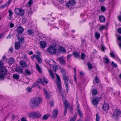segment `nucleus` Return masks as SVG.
<instances>
[{
	"mask_svg": "<svg viewBox=\"0 0 121 121\" xmlns=\"http://www.w3.org/2000/svg\"><path fill=\"white\" fill-rule=\"evenodd\" d=\"M49 117L48 115L46 114L44 115L42 119L44 120H46L48 119Z\"/></svg>",
	"mask_w": 121,
	"mask_h": 121,
	"instance_id": "nucleus-32",
	"label": "nucleus"
},
{
	"mask_svg": "<svg viewBox=\"0 0 121 121\" xmlns=\"http://www.w3.org/2000/svg\"><path fill=\"white\" fill-rule=\"evenodd\" d=\"M76 3V2L74 0H71L67 2L66 5L68 8H72Z\"/></svg>",
	"mask_w": 121,
	"mask_h": 121,
	"instance_id": "nucleus-8",
	"label": "nucleus"
},
{
	"mask_svg": "<svg viewBox=\"0 0 121 121\" xmlns=\"http://www.w3.org/2000/svg\"><path fill=\"white\" fill-rule=\"evenodd\" d=\"M58 50L61 53H65L66 52V50L63 47L60 46L58 48Z\"/></svg>",
	"mask_w": 121,
	"mask_h": 121,
	"instance_id": "nucleus-21",
	"label": "nucleus"
},
{
	"mask_svg": "<svg viewBox=\"0 0 121 121\" xmlns=\"http://www.w3.org/2000/svg\"><path fill=\"white\" fill-rule=\"evenodd\" d=\"M117 32L121 34V28L118 29Z\"/></svg>",
	"mask_w": 121,
	"mask_h": 121,
	"instance_id": "nucleus-64",
	"label": "nucleus"
},
{
	"mask_svg": "<svg viewBox=\"0 0 121 121\" xmlns=\"http://www.w3.org/2000/svg\"><path fill=\"white\" fill-rule=\"evenodd\" d=\"M3 74H0V81L3 80L4 79V75Z\"/></svg>",
	"mask_w": 121,
	"mask_h": 121,
	"instance_id": "nucleus-50",
	"label": "nucleus"
},
{
	"mask_svg": "<svg viewBox=\"0 0 121 121\" xmlns=\"http://www.w3.org/2000/svg\"><path fill=\"white\" fill-rule=\"evenodd\" d=\"M48 72L49 73V74L51 78L54 80V75L52 73V71L50 70H48Z\"/></svg>",
	"mask_w": 121,
	"mask_h": 121,
	"instance_id": "nucleus-28",
	"label": "nucleus"
},
{
	"mask_svg": "<svg viewBox=\"0 0 121 121\" xmlns=\"http://www.w3.org/2000/svg\"><path fill=\"white\" fill-rule=\"evenodd\" d=\"M69 107V110L70 112H72L73 110V108L71 106Z\"/></svg>",
	"mask_w": 121,
	"mask_h": 121,
	"instance_id": "nucleus-57",
	"label": "nucleus"
},
{
	"mask_svg": "<svg viewBox=\"0 0 121 121\" xmlns=\"http://www.w3.org/2000/svg\"><path fill=\"white\" fill-rule=\"evenodd\" d=\"M64 106L65 107V110L64 112V115L65 116L67 113L68 107H69L70 104L67 102L66 100H65L63 102Z\"/></svg>",
	"mask_w": 121,
	"mask_h": 121,
	"instance_id": "nucleus-7",
	"label": "nucleus"
},
{
	"mask_svg": "<svg viewBox=\"0 0 121 121\" xmlns=\"http://www.w3.org/2000/svg\"><path fill=\"white\" fill-rule=\"evenodd\" d=\"M58 60L61 64L63 65H65L66 62L65 61L63 57L61 56L58 58Z\"/></svg>",
	"mask_w": 121,
	"mask_h": 121,
	"instance_id": "nucleus-10",
	"label": "nucleus"
},
{
	"mask_svg": "<svg viewBox=\"0 0 121 121\" xmlns=\"http://www.w3.org/2000/svg\"><path fill=\"white\" fill-rule=\"evenodd\" d=\"M59 3L60 4H62L63 6H64L65 5L64 4V0H58Z\"/></svg>",
	"mask_w": 121,
	"mask_h": 121,
	"instance_id": "nucleus-47",
	"label": "nucleus"
},
{
	"mask_svg": "<svg viewBox=\"0 0 121 121\" xmlns=\"http://www.w3.org/2000/svg\"><path fill=\"white\" fill-rule=\"evenodd\" d=\"M99 100L98 97H93L92 98V99L91 100V103L93 105H96L98 104Z\"/></svg>",
	"mask_w": 121,
	"mask_h": 121,
	"instance_id": "nucleus-9",
	"label": "nucleus"
},
{
	"mask_svg": "<svg viewBox=\"0 0 121 121\" xmlns=\"http://www.w3.org/2000/svg\"><path fill=\"white\" fill-rule=\"evenodd\" d=\"M104 59L105 60V62L106 63H108L109 61L108 58L107 57V58H104Z\"/></svg>",
	"mask_w": 121,
	"mask_h": 121,
	"instance_id": "nucleus-44",
	"label": "nucleus"
},
{
	"mask_svg": "<svg viewBox=\"0 0 121 121\" xmlns=\"http://www.w3.org/2000/svg\"><path fill=\"white\" fill-rule=\"evenodd\" d=\"M99 19L100 22H104L105 21V18L103 16H99Z\"/></svg>",
	"mask_w": 121,
	"mask_h": 121,
	"instance_id": "nucleus-24",
	"label": "nucleus"
},
{
	"mask_svg": "<svg viewBox=\"0 0 121 121\" xmlns=\"http://www.w3.org/2000/svg\"><path fill=\"white\" fill-rule=\"evenodd\" d=\"M33 3L32 1V0H29L28 3V4L30 5H31Z\"/></svg>",
	"mask_w": 121,
	"mask_h": 121,
	"instance_id": "nucleus-59",
	"label": "nucleus"
},
{
	"mask_svg": "<svg viewBox=\"0 0 121 121\" xmlns=\"http://www.w3.org/2000/svg\"><path fill=\"white\" fill-rule=\"evenodd\" d=\"M22 57L24 59L27 60V57L26 54H23L22 56Z\"/></svg>",
	"mask_w": 121,
	"mask_h": 121,
	"instance_id": "nucleus-52",
	"label": "nucleus"
},
{
	"mask_svg": "<svg viewBox=\"0 0 121 121\" xmlns=\"http://www.w3.org/2000/svg\"><path fill=\"white\" fill-rule=\"evenodd\" d=\"M53 68L55 72H56V70H57L58 69V67L56 65L53 66Z\"/></svg>",
	"mask_w": 121,
	"mask_h": 121,
	"instance_id": "nucleus-45",
	"label": "nucleus"
},
{
	"mask_svg": "<svg viewBox=\"0 0 121 121\" xmlns=\"http://www.w3.org/2000/svg\"><path fill=\"white\" fill-rule=\"evenodd\" d=\"M12 0H9L5 4L0 6V8H2L6 7L7 5H8L11 3Z\"/></svg>",
	"mask_w": 121,
	"mask_h": 121,
	"instance_id": "nucleus-20",
	"label": "nucleus"
},
{
	"mask_svg": "<svg viewBox=\"0 0 121 121\" xmlns=\"http://www.w3.org/2000/svg\"><path fill=\"white\" fill-rule=\"evenodd\" d=\"M9 51L11 52H13V48L12 47H11L9 49Z\"/></svg>",
	"mask_w": 121,
	"mask_h": 121,
	"instance_id": "nucleus-62",
	"label": "nucleus"
},
{
	"mask_svg": "<svg viewBox=\"0 0 121 121\" xmlns=\"http://www.w3.org/2000/svg\"><path fill=\"white\" fill-rule=\"evenodd\" d=\"M96 121H99L100 118L98 116V114H96Z\"/></svg>",
	"mask_w": 121,
	"mask_h": 121,
	"instance_id": "nucleus-53",
	"label": "nucleus"
},
{
	"mask_svg": "<svg viewBox=\"0 0 121 121\" xmlns=\"http://www.w3.org/2000/svg\"><path fill=\"white\" fill-rule=\"evenodd\" d=\"M14 12L17 15L23 16L25 12L22 8H16L14 10Z\"/></svg>",
	"mask_w": 121,
	"mask_h": 121,
	"instance_id": "nucleus-5",
	"label": "nucleus"
},
{
	"mask_svg": "<svg viewBox=\"0 0 121 121\" xmlns=\"http://www.w3.org/2000/svg\"><path fill=\"white\" fill-rule=\"evenodd\" d=\"M36 58L37 60L39 63H41L42 62V60L39 56L38 55H36Z\"/></svg>",
	"mask_w": 121,
	"mask_h": 121,
	"instance_id": "nucleus-29",
	"label": "nucleus"
},
{
	"mask_svg": "<svg viewBox=\"0 0 121 121\" xmlns=\"http://www.w3.org/2000/svg\"><path fill=\"white\" fill-rule=\"evenodd\" d=\"M100 34L97 32H96L95 33V37L96 39H98L100 37Z\"/></svg>",
	"mask_w": 121,
	"mask_h": 121,
	"instance_id": "nucleus-36",
	"label": "nucleus"
},
{
	"mask_svg": "<svg viewBox=\"0 0 121 121\" xmlns=\"http://www.w3.org/2000/svg\"><path fill=\"white\" fill-rule=\"evenodd\" d=\"M73 54L74 56L76 58H78L79 56V54L77 52H74L73 53Z\"/></svg>",
	"mask_w": 121,
	"mask_h": 121,
	"instance_id": "nucleus-37",
	"label": "nucleus"
},
{
	"mask_svg": "<svg viewBox=\"0 0 121 121\" xmlns=\"http://www.w3.org/2000/svg\"><path fill=\"white\" fill-rule=\"evenodd\" d=\"M0 69V73L1 74L5 75L7 74V70L4 67H1Z\"/></svg>",
	"mask_w": 121,
	"mask_h": 121,
	"instance_id": "nucleus-11",
	"label": "nucleus"
},
{
	"mask_svg": "<svg viewBox=\"0 0 121 121\" xmlns=\"http://www.w3.org/2000/svg\"><path fill=\"white\" fill-rule=\"evenodd\" d=\"M60 70L61 72L62 73V75L63 76V79L64 78V77L65 76L66 77H68L66 76V75L65 73V70L63 68H60Z\"/></svg>",
	"mask_w": 121,
	"mask_h": 121,
	"instance_id": "nucleus-26",
	"label": "nucleus"
},
{
	"mask_svg": "<svg viewBox=\"0 0 121 121\" xmlns=\"http://www.w3.org/2000/svg\"><path fill=\"white\" fill-rule=\"evenodd\" d=\"M24 71L25 72L23 73V74H25L26 75L29 76L32 73V72H31L28 69H25Z\"/></svg>",
	"mask_w": 121,
	"mask_h": 121,
	"instance_id": "nucleus-15",
	"label": "nucleus"
},
{
	"mask_svg": "<svg viewBox=\"0 0 121 121\" xmlns=\"http://www.w3.org/2000/svg\"><path fill=\"white\" fill-rule=\"evenodd\" d=\"M14 26V24L12 23H10V28H13Z\"/></svg>",
	"mask_w": 121,
	"mask_h": 121,
	"instance_id": "nucleus-61",
	"label": "nucleus"
},
{
	"mask_svg": "<svg viewBox=\"0 0 121 121\" xmlns=\"http://www.w3.org/2000/svg\"><path fill=\"white\" fill-rule=\"evenodd\" d=\"M42 115L38 111L32 112L30 113L28 115L29 117L33 119L41 117Z\"/></svg>",
	"mask_w": 121,
	"mask_h": 121,
	"instance_id": "nucleus-3",
	"label": "nucleus"
},
{
	"mask_svg": "<svg viewBox=\"0 0 121 121\" xmlns=\"http://www.w3.org/2000/svg\"><path fill=\"white\" fill-rule=\"evenodd\" d=\"M42 101V98L40 97H34L30 99L29 104V106L31 108H36L39 106Z\"/></svg>",
	"mask_w": 121,
	"mask_h": 121,
	"instance_id": "nucleus-1",
	"label": "nucleus"
},
{
	"mask_svg": "<svg viewBox=\"0 0 121 121\" xmlns=\"http://www.w3.org/2000/svg\"><path fill=\"white\" fill-rule=\"evenodd\" d=\"M91 93L92 95H95L97 94V91L96 89H93Z\"/></svg>",
	"mask_w": 121,
	"mask_h": 121,
	"instance_id": "nucleus-31",
	"label": "nucleus"
},
{
	"mask_svg": "<svg viewBox=\"0 0 121 121\" xmlns=\"http://www.w3.org/2000/svg\"><path fill=\"white\" fill-rule=\"evenodd\" d=\"M3 62H1V60L0 61V69L1 67H3Z\"/></svg>",
	"mask_w": 121,
	"mask_h": 121,
	"instance_id": "nucleus-60",
	"label": "nucleus"
},
{
	"mask_svg": "<svg viewBox=\"0 0 121 121\" xmlns=\"http://www.w3.org/2000/svg\"><path fill=\"white\" fill-rule=\"evenodd\" d=\"M43 91L45 94V95L46 98L48 99H49L50 96L47 90L45 89H43Z\"/></svg>",
	"mask_w": 121,
	"mask_h": 121,
	"instance_id": "nucleus-23",
	"label": "nucleus"
},
{
	"mask_svg": "<svg viewBox=\"0 0 121 121\" xmlns=\"http://www.w3.org/2000/svg\"><path fill=\"white\" fill-rule=\"evenodd\" d=\"M77 116V115L76 114H75V115H74V117L72 118L70 120V121H75L76 120V117Z\"/></svg>",
	"mask_w": 121,
	"mask_h": 121,
	"instance_id": "nucleus-42",
	"label": "nucleus"
},
{
	"mask_svg": "<svg viewBox=\"0 0 121 121\" xmlns=\"http://www.w3.org/2000/svg\"><path fill=\"white\" fill-rule=\"evenodd\" d=\"M110 55L112 57H115V56L113 51L111 52L110 54Z\"/></svg>",
	"mask_w": 121,
	"mask_h": 121,
	"instance_id": "nucleus-46",
	"label": "nucleus"
},
{
	"mask_svg": "<svg viewBox=\"0 0 121 121\" xmlns=\"http://www.w3.org/2000/svg\"><path fill=\"white\" fill-rule=\"evenodd\" d=\"M87 64L89 69H91L93 68V66L89 62H88Z\"/></svg>",
	"mask_w": 121,
	"mask_h": 121,
	"instance_id": "nucleus-33",
	"label": "nucleus"
},
{
	"mask_svg": "<svg viewBox=\"0 0 121 121\" xmlns=\"http://www.w3.org/2000/svg\"><path fill=\"white\" fill-rule=\"evenodd\" d=\"M58 111L56 109H54L52 111V116L53 117L56 118L57 116Z\"/></svg>",
	"mask_w": 121,
	"mask_h": 121,
	"instance_id": "nucleus-19",
	"label": "nucleus"
},
{
	"mask_svg": "<svg viewBox=\"0 0 121 121\" xmlns=\"http://www.w3.org/2000/svg\"><path fill=\"white\" fill-rule=\"evenodd\" d=\"M78 112L79 113V114L80 115V117L81 118L82 117V113L80 111V109L79 108L78 109Z\"/></svg>",
	"mask_w": 121,
	"mask_h": 121,
	"instance_id": "nucleus-40",
	"label": "nucleus"
},
{
	"mask_svg": "<svg viewBox=\"0 0 121 121\" xmlns=\"http://www.w3.org/2000/svg\"><path fill=\"white\" fill-rule=\"evenodd\" d=\"M111 65L114 68H116L117 67V64H115L113 61L112 62Z\"/></svg>",
	"mask_w": 121,
	"mask_h": 121,
	"instance_id": "nucleus-43",
	"label": "nucleus"
},
{
	"mask_svg": "<svg viewBox=\"0 0 121 121\" xmlns=\"http://www.w3.org/2000/svg\"><path fill=\"white\" fill-rule=\"evenodd\" d=\"M109 108V105L107 103L104 104L102 108L104 110H107Z\"/></svg>",
	"mask_w": 121,
	"mask_h": 121,
	"instance_id": "nucleus-16",
	"label": "nucleus"
},
{
	"mask_svg": "<svg viewBox=\"0 0 121 121\" xmlns=\"http://www.w3.org/2000/svg\"><path fill=\"white\" fill-rule=\"evenodd\" d=\"M95 80L96 83L98 84L99 83V80L97 76H96L95 77Z\"/></svg>",
	"mask_w": 121,
	"mask_h": 121,
	"instance_id": "nucleus-41",
	"label": "nucleus"
},
{
	"mask_svg": "<svg viewBox=\"0 0 121 121\" xmlns=\"http://www.w3.org/2000/svg\"><path fill=\"white\" fill-rule=\"evenodd\" d=\"M55 74L56 76L57 79L56 84L59 92H60L62 89V86L60 79L59 76L57 74L55 73Z\"/></svg>",
	"mask_w": 121,
	"mask_h": 121,
	"instance_id": "nucleus-4",
	"label": "nucleus"
},
{
	"mask_svg": "<svg viewBox=\"0 0 121 121\" xmlns=\"http://www.w3.org/2000/svg\"><path fill=\"white\" fill-rule=\"evenodd\" d=\"M24 30V28L21 26L18 27L17 28V31L19 34L22 33Z\"/></svg>",
	"mask_w": 121,
	"mask_h": 121,
	"instance_id": "nucleus-13",
	"label": "nucleus"
},
{
	"mask_svg": "<svg viewBox=\"0 0 121 121\" xmlns=\"http://www.w3.org/2000/svg\"><path fill=\"white\" fill-rule=\"evenodd\" d=\"M8 12L9 13V16L11 18H12V16L13 15V12L12 10L11 9H9L8 10Z\"/></svg>",
	"mask_w": 121,
	"mask_h": 121,
	"instance_id": "nucleus-34",
	"label": "nucleus"
},
{
	"mask_svg": "<svg viewBox=\"0 0 121 121\" xmlns=\"http://www.w3.org/2000/svg\"><path fill=\"white\" fill-rule=\"evenodd\" d=\"M101 10L102 11L104 12L106 10V8L105 7L101 6Z\"/></svg>",
	"mask_w": 121,
	"mask_h": 121,
	"instance_id": "nucleus-48",
	"label": "nucleus"
},
{
	"mask_svg": "<svg viewBox=\"0 0 121 121\" xmlns=\"http://www.w3.org/2000/svg\"><path fill=\"white\" fill-rule=\"evenodd\" d=\"M36 66L38 71L39 73H41L42 71L41 70V69L39 67V65L37 63H36Z\"/></svg>",
	"mask_w": 121,
	"mask_h": 121,
	"instance_id": "nucleus-38",
	"label": "nucleus"
},
{
	"mask_svg": "<svg viewBox=\"0 0 121 121\" xmlns=\"http://www.w3.org/2000/svg\"><path fill=\"white\" fill-rule=\"evenodd\" d=\"M17 39L19 42V43H23L24 42V39L23 38H19L17 37Z\"/></svg>",
	"mask_w": 121,
	"mask_h": 121,
	"instance_id": "nucleus-27",
	"label": "nucleus"
},
{
	"mask_svg": "<svg viewBox=\"0 0 121 121\" xmlns=\"http://www.w3.org/2000/svg\"><path fill=\"white\" fill-rule=\"evenodd\" d=\"M40 47L44 48L47 45L46 43L44 41H41L40 42Z\"/></svg>",
	"mask_w": 121,
	"mask_h": 121,
	"instance_id": "nucleus-18",
	"label": "nucleus"
},
{
	"mask_svg": "<svg viewBox=\"0 0 121 121\" xmlns=\"http://www.w3.org/2000/svg\"><path fill=\"white\" fill-rule=\"evenodd\" d=\"M81 59L82 60L84 59V58L85 57V55L83 54L82 53L81 54Z\"/></svg>",
	"mask_w": 121,
	"mask_h": 121,
	"instance_id": "nucleus-55",
	"label": "nucleus"
},
{
	"mask_svg": "<svg viewBox=\"0 0 121 121\" xmlns=\"http://www.w3.org/2000/svg\"><path fill=\"white\" fill-rule=\"evenodd\" d=\"M15 62V60L12 57L9 58L8 62L9 64L10 65H12Z\"/></svg>",
	"mask_w": 121,
	"mask_h": 121,
	"instance_id": "nucleus-25",
	"label": "nucleus"
},
{
	"mask_svg": "<svg viewBox=\"0 0 121 121\" xmlns=\"http://www.w3.org/2000/svg\"><path fill=\"white\" fill-rule=\"evenodd\" d=\"M27 19L25 17H24L22 18V22L23 24H24L26 22Z\"/></svg>",
	"mask_w": 121,
	"mask_h": 121,
	"instance_id": "nucleus-39",
	"label": "nucleus"
},
{
	"mask_svg": "<svg viewBox=\"0 0 121 121\" xmlns=\"http://www.w3.org/2000/svg\"><path fill=\"white\" fill-rule=\"evenodd\" d=\"M20 64L23 68H26L27 66V65L26 62L23 60H21L20 61Z\"/></svg>",
	"mask_w": 121,
	"mask_h": 121,
	"instance_id": "nucleus-14",
	"label": "nucleus"
},
{
	"mask_svg": "<svg viewBox=\"0 0 121 121\" xmlns=\"http://www.w3.org/2000/svg\"><path fill=\"white\" fill-rule=\"evenodd\" d=\"M101 50L104 52V50L105 49V48L103 45H102L101 47Z\"/></svg>",
	"mask_w": 121,
	"mask_h": 121,
	"instance_id": "nucleus-58",
	"label": "nucleus"
},
{
	"mask_svg": "<svg viewBox=\"0 0 121 121\" xmlns=\"http://www.w3.org/2000/svg\"><path fill=\"white\" fill-rule=\"evenodd\" d=\"M19 78V76L17 74H14L13 75V78L16 80L18 79Z\"/></svg>",
	"mask_w": 121,
	"mask_h": 121,
	"instance_id": "nucleus-30",
	"label": "nucleus"
},
{
	"mask_svg": "<svg viewBox=\"0 0 121 121\" xmlns=\"http://www.w3.org/2000/svg\"><path fill=\"white\" fill-rule=\"evenodd\" d=\"M57 49L56 45H50L47 48V52L51 55H54L56 53Z\"/></svg>",
	"mask_w": 121,
	"mask_h": 121,
	"instance_id": "nucleus-2",
	"label": "nucleus"
},
{
	"mask_svg": "<svg viewBox=\"0 0 121 121\" xmlns=\"http://www.w3.org/2000/svg\"><path fill=\"white\" fill-rule=\"evenodd\" d=\"M105 28V26L102 25L101 27L99 28V30L100 31H101L102 30H104Z\"/></svg>",
	"mask_w": 121,
	"mask_h": 121,
	"instance_id": "nucleus-49",
	"label": "nucleus"
},
{
	"mask_svg": "<svg viewBox=\"0 0 121 121\" xmlns=\"http://www.w3.org/2000/svg\"><path fill=\"white\" fill-rule=\"evenodd\" d=\"M15 71L19 73H23V69L20 66L16 67L15 68Z\"/></svg>",
	"mask_w": 121,
	"mask_h": 121,
	"instance_id": "nucleus-12",
	"label": "nucleus"
},
{
	"mask_svg": "<svg viewBox=\"0 0 121 121\" xmlns=\"http://www.w3.org/2000/svg\"><path fill=\"white\" fill-rule=\"evenodd\" d=\"M63 79L64 81V84L65 85L66 90L68 92L69 88V86L68 82V81H69V79L68 77H66L65 76L64 77Z\"/></svg>",
	"mask_w": 121,
	"mask_h": 121,
	"instance_id": "nucleus-6",
	"label": "nucleus"
},
{
	"mask_svg": "<svg viewBox=\"0 0 121 121\" xmlns=\"http://www.w3.org/2000/svg\"><path fill=\"white\" fill-rule=\"evenodd\" d=\"M72 55L73 54H69L67 56V59L68 60L70 59V58L72 56Z\"/></svg>",
	"mask_w": 121,
	"mask_h": 121,
	"instance_id": "nucleus-56",
	"label": "nucleus"
},
{
	"mask_svg": "<svg viewBox=\"0 0 121 121\" xmlns=\"http://www.w3.org/2000/svg\"><path fill=\"white\" fill-rule=\"evenodd\" d=\"M38 82L39 83H41L43 82L42 79H39L38 80Z\"/></svg>",
	"mask_w": 121,
	"mask_h": 121,
	"instance_id": "nucleus-63",
	"label": "nucleus"
},
{
	"mask_svg": "<svg viewBox=\"0 0 121 121\" xmlns=\"http://www.w3.org/2000/svg\"><path fill=\"white\" fill-rule=\"evenodd\" d=\"M26 90L28 92H30L31 91V88L30 87H28L26 88Z\"/></svg>",
	"mask_w": 121,
	"mask_h": 121,
	"instance_id": "nucleus-51",
	"label": "nucleus"
},
{
	"mask_svg": "<svg viewBox=\"0 0 121 121\" xmlns=\"http://www.w3.org/2000/svg\"><path fill=\"white\" fill-rule=\"evenodd\" d=\"M27 32L29 35H33L34 34V33L33 32V31L30 29L28 30Z\"/></svg>",
	"mask_w": 121,
	"mask_h": 121,
	"instance_id": "nucleus-35",
	"label": "nucleus"
},
{
	"mask_svg": "<svg viewBox=\"0 0 121 121\" xmlns=\"http://www.w3.org/2000/svg\"><path fill=\"white\" fill-rule=\"evenodd\" d=\"M114 115L117 116H119L121 114V112L120 110L118 109H115L114 110Z\"/></svg>",
	"mask_w": 121,
	"mask_h": 121,
	"instance_id": "nucleus-17",
	"label": "nucleus"
},
{
	"mask_svg": "<svg viewBox=\"0 0 121 121\" xmlns=\"http://www.w3.org/2000/svg\"><path fill=\"white\" fill-rule=\"evenodd\" d=\"M43 81L45 83H47L48 82V80L45 77L43 78Z\"/></svg>",
	"mask_w": 121,
	"mask_h": 121,
	"instance_id": "nucleus-54",
	"label": "nucleus"
},
{
	"mask_svg": "<svg viewBox=\"0 0 121 121\" xmlns=\"http://www.w3.org/2000/svg\"><path fill=\"white\" fill-rule=\"evenodd\" d=\"M14 46L15 49H19L20 47V43L18 42H16L15 43Z\"/></svg>",
	"mask_w": 121,
	"mask_h": 121,
	"instance_id": "nucleus-22",
	"label": "nucleus"
}]
</instances>
